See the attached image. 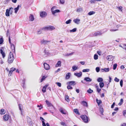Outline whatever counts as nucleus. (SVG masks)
<instances>
[{
	"mask_svg": "<svg viewBox=\"0 0 126 126\" xmlns=\"http://www.w3.org/2000/svg\"><path fill=\"white\" fill-rule=\"evenodd\" d=\"M123 115L125 116L126 115V110H124L123 112Z\"/></svg>",
	"mask_w": 126,
	"mask_h": 126,
	"instance_id": "obj_53",
	"label": "nucleus"
},
{
	"mask_svg": "<svg viewBox=\"0 0 126 126\" xmlns=\"http://www.w3.org/2000/svg\"><path fill=\"white\" fill-rule=\"evenodd\" d=\"M65 100H66L67 102H69L70 100L69 98V97L68 95H65Z\"/></svg>",
	"mask_w": 126,
	"mask_h": 126,
	"instance_id": "obj_29",
	"label": "nucleus"
},
{
	"mask_svg": "<svg viewBox=\"0 0 126 126\" xmlns=\"http://www.w3.org/2000/svg\"><path fill=\"white\" fill-rule=\"evenodd\" d=\"M14 59V56H9L8 59V62L9 63H12Z\"/></svg>",
	"mask_w": 126,
	"mask_h": 126,
	"instance_id": "obj_4",
	"label": "nucleus"
},
{
	"mask_svg": "<svg viewBox=\"0 0 126 126\" xmlns=\"http://www.w3.org/2000/svg\"><path fill=\"white\" fill-rule=\"evenodd\" d=\"M114 80L116 82H118L119 81V79H118L117 77H115Z\"/></svg>",
	"mask_w": 126,
	"mask_h": 126,
	"instance_id": "obj_50",
	"label": "nucleus"
},
{
	"mask_svg": "<svg viewBox=\"0 0 126 126\" xmlns=\"http://www.w3.org/2000/svg\"><path fill=\"white\" fill-rule=\"evenodd\" d=\"M41 32L40 30H39L37 32V34H40L41 33Z\"/></svg>",
	"mask_w": 126,
	"mask_h": 126,
	"instance_id": "obj_61",
	"label": "nucleus"
},
{
	"mask_svg": "<svg viewBox=\"0 0 126 126\" xmlns=\"http://www.w3.org/2000/svg\"><path fill=\"white\" fill-rule=\"evenodd\" d=\"M123 81L122 80H121L120 82V84L121 87L123 86Z\"/></svg>",
	"mask_w": 126,
	"mask_h": 126,
	"instance_id": "obj_52",
	"label": "nucleus"
},
{
	"mask_svg": "<svg viewBox=\"0 0 126 126\" xmlns=\"http://www.w3.org/2000/svg\"><path fill=\"white\" fill-rule=\"evenodd\" d=\"M44 68L46 70H49L50 69V67L49 65L46 63H44Z\"/></svg>",
	"mask_w": 126,
	"mask_h": 126,
	"instance_id": "obj_5",
	"label": "nucleus"
},
{
	"mask_svg": "<svg viewBox=\"0 0 126 126\" xmlns=\"http://www.w3.org/2000/svg\"><path fill=\"white\" fill-rule=\"evenodd\" d=\"M117 66V65L116 63H115L114 64L113 68V70H115L116 69V68Z\"/></svg>",
	"mask_w": 126,
	"mask_h": 126,
	"instance_id": "obj_42",
	"label": "nucleus"
},
{
	"mask_svg": "<svg viewBox=\"0 0 126 126\" xmlns=\"http://www.w3.org/2000/svg\"><path fill=\"white\" fill-rule=\"evenodd\" d=\"M118 8L119 10L122 12V6H120L118 7Z\"/></svg>",
	"mask_w": 126,
	"mask_h": 126,
	"instance_id": "obj_55",
	"label": "nucleus"
},
{
	"mask_svg": "<svg viewBox=\"0 0 126 126\" xmlns=\"http://www.w3.org/2000/svg\"><path fill=\"white\" fill-rule=\"evenodd\" d=\"M118 30V29L113 30V29H111L110 31L111 32L115 31Z\"/></svg>",
	"mask_w": 126,
	"mask_h": 126,
	"instance_id": "obj_62",
	"label": "nucleus"
},
{
	"mask_svg": "<svg viewBox=\"0 0 126 126\" xmlns=\"http://www.w3.org/2000/svg\"><path fill=\"white\" fill-rule=\"evenodd\" d=\"M71 20L70 19H69L65 22V23L66 24H68L70 23L71 22Z\"/></svg>",
	"mask_w": 126,
	"mask_h": 126,
	"instance_id": "obj_47",
	"label": "nucleus"
},
{
	"mask_svg": "<svg viewBox=\"0 0 126 126\" xmlns=\"http://www.w3.org/2000/svg\"><path fill=\"white\" fill-rule=\"evenodd\" d=\"M12 72H13L12 71H11L10 70L9 72V73L8 74V76H11V75L12 74Z\"/></svg>",
	"mask_w": 126,
	"mask_h": 126,
	"instance_id": "obj_54",
	"label": "nucleus"
},
{
	"mask_svg": "<svg viewBox=\"0 0 126 126\" xmlns=\"http://www.w3.org/2000/svg\"><path fill=\"white\" fill-rule=\"evenodd\" d=\"M87 92L88 93L90 94L92 93L93 92V91L90 88H89V89L87 90Z\"/></svg>",
	"mask_w": 126,
	"mask_h": 126,
	"instance_id": "obj_35",
	"label": "nucleus"
},
{
	"mask_svg": "<svg viewBox=\"0 0 126 126\" xmlns=\"http://www.w3.org/2000/svg\"><path fill=\"white\" fill-rule=\"evenodd\" d=\"M81 118L85 123H87L88 122V117L85 115L81 116Z\"/></svg>",
	"mask_w": 126,
	"mask_h": 126,
	"instance_id": "obj_3",
	"label": "nucleus"
},
{
	"mask_svg": "<svg viewBox=\"0 0 126 126\" xmlns=\"http://www.w3.org/2000/svg\"><path fill=\"white\" fill-rule=\"evenodd\" d=\"M96 70L97 72H98L100 71V68L99 67H96Z\"/></svg>",
	"mask_w": 126,
	"mask_h": 126,
	"instance_id": "obj_49",
	"label": "nucleus"
},
{
	"mask_svg": "<svg viewBox=\"0 0 126 126\" xmlns=\"http://www.w3.org/2000/svg\"><path fill=\"white\" fill-rule=\"evenodd\" d=\"M123 102V99L122 98L120 100V102L118 104V105H121L122 104Z\"/></svg>",
	"mask_w": 126,
	"mask_h": 126,
	"instance_id": "obj_36",
	"label": "nucleus"
},
{
	"mask_svg": "<svg viewBox=\"0 0 126 126\" xmlns=\"http://www.w3.org/2000/svg\"><path fill=\"white\" fill-rule=\"evenodd\" d=\"M16 54H14V53L12 52V51H11L10 53V55H15Z\"/></svg>",
	"mask_w": 126,
	"mask_h": 126,
	"instance_id": "obj_58",
	"label": "nucleus"
},
{
	"mask_svg": "<svg viewBox=\"0 0 126 126\" xmlns=\"http://www.w3.org/2000/svg\"><path fill=\"white\" fill-rule=\"evenodd\" d=\"M13 8L12 7L9 8V9H7L5 13L6 16H9L10 15H12L13 12Z\"/></svg>",
	"mask_w": 126,
	"mask_h": 126,
	"instance_id": "obj_1",
	"label": "nucleus"
},
{
	"mask_svg": "<svg viewBox=\"0 0 126 126\" xmlns=\"http://www.w3.org/2000/svg\"><path fill=\"white\" fill-rule=\"evenodd\" d=\"M90 70V69H83L82 70V72H89V71Z\"/></svg>",
	"mask_w": 126,
	"mask_h": 126,
	"instance_id": "obj_34",
	"label": "nucleus"
},
{
	"mask_svg": "<svg viewBox=\"0 0 126 126\" xmlns=\"http://www.w3.org/2000/svg\"><path fill=\"white\" fill-rule=\"evenodd\" d=\"M5 110L3 109H1L0 110V114H4L5 113Z\"/></svg>",
	"mask_w": 126,
	"mask_h": 126,
	"instance_id": "obj_28",
	"label": "nucleus"
},
{
	"mask_svg": "<svg viewBox=\"0 0 126 126\" xmlns=\"http://www.w3.org/2000/svg\"><path fill=\"white\" fill-rule=\"evenodd\" d=\"M48 85V84H47L43 87L42 90V91L43 92L45 93L46 92V89Z\"/></svg>",
	"mask_w": 126,
	"mask_h": 126,
	"instance_id": "obj_19",
	"label": "nucleus"
},
{
	"mask_svg": "<svg viewBox=\"0 0 126 126\" xmlns=\"http://www.w3.org/2000/svg\"><path fill=\"white\" fill-rule=\"evenodd\" d=\"M123 48L124 49H125L126 51V45L124 44V47H123Z\"/></svg>",
	"mask_w": 126,
	"mask_h": 126,
	"instance_id": "obj_64",
	"label": "nucleus"
},
{
	"mask_svg": "<svg viewBox=\"0 0 126 126\" xmlns=\"http://www.w3.org/2000/svg\"><path fill=\"white\" fill-rule=\"evenodd\" d=\"M55 29V27L52 26H47L43 27L42 29L44 31L49 30L52 31Z\"/></svg>",
	"mask_w": 126,
	"mask_h": 126,
	"instance_id": "obj_2",
	"label": "nucleus"
},
{
	"mask_svg": "<svg viewBox=\"0 0 126 126\" xmlns=\"http://www.w3.org/2000/svg\"><path fill=\"white\" fill-rule=\"evenodd\" d=\"M69 83L70 85H73L75 83V82L74 81H70L69 82Z\"/></svg>",
	"mask_w": 126,
	"mask_h": 126,
	"instance_id": "obj_46",
	"label": "nucleus"
},
{
	"mask_svg": "<svg viewBox=\"0 0 126 126\" xmlns=\"http://www.w3.org/2000/svg\"><path fill=\"white\" fill-rule=\"evenodd\" d=\"M97 102L98 103V105H99L100 103H102L101 101V100H98L97 99H96Z\"/></svg>",
	"mask_w": 126,
	"mask_h": 126,
	"instance_id": "obj_38",
	"label": "nucleus"
},
{
	"mask_svg": "<svg viewBox=\"0 0 126 126\" xmlns=\"http://www.w3.org/2000/svg\"><path fill=\"white\" fill-rule=\"evenodd\" d=\"M47 15V13L45 12H41L40 13V16L42 17H43L46 16Z\"/></svg>",
	"mask_w": 126,
	"mask_h": 126,
	"instance_id": "obj_7",
	"label": "nucleus"
},
{
	"mask_svg": "<svg viewBox=\"0 0 126 126\" xmlns=\"http://www.w3.org/2000/svg\"><path fill=\"white\" fill-rule=\"evenodd\" d=\"M74 112H75L77 114L79 115L80 114V113L79 112L78 110L77 109H75L74 110Z\"/></svg>",
	"mask_w": 126,
	"mask_h": 126,
	"instance_id": "obj_30",
	"label": "nucleus"
},
{
	"mask_svg": "<svg viewBox=\"0 0 126 126\" xmlns=\"http://www.w3.org/2000/svg\"><path fill=\"white\" fill-rule=\"evenodd\" d=\"M97 81L98 82H101L103 81V79L102 78H99L97 79Z\"/></svg>",
	"mask_w": 126,
	"mask_h": 126,
	"instance_id": "obj_32",
	"label": "nucleus"
},
{
	"mask_svg": "<svg viewBox=\"0 0 126 126\" xmlns=\"http://www.w3.org/2000/svg\"><path fill=\"white\" fill-rule=\"evenodd\" d=\"M29 20L30 21H32L34 20V18L33 15L30 14L29 17Z\"/></svg>",
	"mask_w": 126,
	"mask_h": 126,
	"instance_id": "obj_17",
	"label": "nucleus"
},
{
	"mask_svg": "<svg viewBox=\"0 0 126 126\" xmlns=\"http://www.w3.org/2000/svg\"><path fill=\"white\" fill-rule=\"evenodd\" d=\"M46 102L48 106L51 107V109L52 110H54L55 109V108L53 106V105L48 101L47 100L46 101Z\"/></svg>",
	"mask_w": 126,
	"mask_h": 126,
	"instance_id": "obj_6",
	"label": "nucleus"
},
{
	"mask_svg": "<svg viewBox=\"0 0 126 126\" xmlns=\"http://www.w3.org/2000/svg\"><path fill=\"white\" fill-rule=\"evenodd\" d=\"M102 33L101 32L98 31L94 33V36H97L101 35Z\"/></svg>",
	"mask_w": 126,
	"mask_h": 126,
	"instance_id": "obj_18",
	"label": "nucleus"
},
{
	"mask_svg": "<svg viewBox=\"0 0 126 126\" xmlns=\"http://www.w3.org/2000/svg\"><path fill=\"white\" fill-rule=\"evenodd\" d=\"M71 74L70 73H67L66 74V77H65L66 79H69L70 78L71 76Z\"/></svg>",
	"mask_w": 126,
	"mask_h": 126,
	"instance_id": "obj_23",
	"label": "nucleus"
},
{
	"mask_svg": "<svg viewBox=\"0 0 126 126\" xmlns=\"http://www.w3.org/2000/svg\"><path fill=\"white\" fill-rule=\"evenodd\" d=\"M60 111L63 114H68L67 112L65 110H63L62 109H60Z\"/></svg>",
	"mask_w": 126,
	"mask_h": 126,
	"instance_id": "obj_13",
	"label": "nucleus"
},
{
	"mask_svg": "<svg viewBox=\"0 0 126 126\" xmlns=\"http://www.w3.org/2000/svg\"><path fill=\"white\" fill-rule=\"evenodd\" d=\"M19 5H18L17 7L16 8H14V10H15V13L16 14L18 10H19Z\"/></svg>",
	"mask_w": 126,
	"mask_h": 126,
	"instance_id": "obj_22",
	"label": "nucleus"
},
{
	"mask_svg": "<svg viewBox=\"0 0 126 126\" xmlns=\"http://www.w3.org/2000/svg\"><path fill=\"white\" fill-rule=\"evenodd\" d=\"M40 120L42 121V126H46V124L45 123V120L43 119V118L41 117H40Z\"/></svg>",
	"mask_w": 126,
	"mask_h": 126,
	"instance_id": "obj_15",
	"label": "nucleus"
},
{
	"mask_svg": "<svg viewBox=\"0 0 126 126\" xmlns=\"http://www.w3.org/2000/svg\"><path fill=\"white\" fill-rule=\"evenodd\" d=\"M47 76L45 77V76H43L42 77V78L41 79L40 81L41 82H42L46 78H47Z\"/></svg>",
	"mask_w": 126,
	"mask_h": 126,
	"instance_id": "obj_37",
	"label": "nucleus"
},
{
	"mask_svg": "<svg viewBox=\"0 0 126 126\" xmlns=\"http://www.w3.org/2000/svg\"><path fill=\"white\" fill-rule=\"evenodd\" d=\"M3 38L2 37L0 38V44H2L3 42Z\"/></svg>",
	"mask_w": 126,
	"mask_h": 126,
	"instance_id": "obj_40",
	"label": "nucleus"
},
{
	"mask_svg": "<svg viewBox=\"0 0 126 126\" xmlns=\"http://www.w3.org/2000/svg\"><path fill=\"white\" fill-rule=\"evenodd\" d=\"M9 117V116L8 114H5L3 117V120L5 121H7L8 120Z\"/></svg>",
	"mask_w": 126,
	"mask_h": 126,
	"instance_id": "obj_9",
	"label": "nucleus"
},
{
	"mask_svg": "<svg viewBox=\"0 0 126 126\" xmlns=\"http://www.w3.org/2000/svg\"><path fill=\"white\" fill-rule=\"evenodd\" d=\"M115 103H114V102L111 105V108H113L114 106L115 105Z\"/></svg>",
	"mask_w": 126,
	"mask_h": 126,
	"instance_id": "obj_63",
	"label": "nucleus"
},
{
	"mask_svg": "<svg viewBox=\"0 0 126 126\" xmlns=\"http://www.w3.org/2000/svg\"><path fill=\"white\" fill-rule=\"evenodd\" d=\"M94 13L95 12H94L93 11H90L88 13V15H91L94 14Z\"/></svg>",
	"mask_w": 126,
	"mask_h": 126,
	"instance_id": "obj_41",
	"label": "nucleus"
},
{
	"mask_svg": "<svg viewBox=\"0 0 126 126\" xmlns=\"http://www.w3.org/2000/svg\"><path fill=\"white\" fill-rule=\"evenodd\" d=\"M60 12V11L59 10H56L54 11H52V14L53 15H54L56 13L59 12Z\"/></svg>",
	"mask_w": 126,
	"mask_h": 126,
	"instance_id": "obj_25",
	"label": "nucleus"
},
{
	"mask_svg": "<svg viewBox=\"0 0 126 126\" xmlns=\"http://www.w3.org/2000/svg\"><path fill=\"white\" fill-rule=\"evenodd\" d=\"M102 70V71L103 72L104 71H105L106 72H108L109 71L110 69L109 68H105L104 69H101Z\"/></svg>",
	"mask_w": 126,
	"mask_h": 126,
	"instance_id": "obj_26",
	"label": "nucleus"
},
{
	"mask_svg": "<svg viewBox=\"0 0 126 126\" xmlns=\"http://www.w3.org/2000/svg\"><path fill=\"white\" fill-rule=\"evenodd\" d=\"M96 88H97V91L99 93L100 91L101 90V89H99L98 86H96Z\"/></svg>",
	"mask_w": 126,
	"mask_h": 126,
	"instance_id": "obj_45",
	"label": "nucleus"
},
{
	"mask_svg": "<svg viewBox=\"0 0 126 126\" xmlns=\"http://www.w3.org/2000/svg\"><path fill=\"white\" fill-rule=\"evenodd\" d=\"M81 104L83 105L86 106V107H88V105L86 102L84 101H83L81 102Z\"/></svg>",
	"mask_w": 126,
	"mask_h": 126,
	"instance_id": "obj_24",
	"label": "nucleus"
},
{
	"mask_svg": "<svg viewBox=\"0 0 126 126\" xmlns=\"http://www.w3.org/2000/svg\"><path fill=\"white\" fill-rule=\"evenodd\" d=\"M67 88L68 89H72V87L69 85H68L67 87Z\"/></svg>",
	"mask_w": 126,
	"mask_h": 126,
	"instance_id": "obj_51",
	"label": "nucleus"
},
{
	"mask_svg": "<svg viewBox=\"0 0 126 126\" xmlns=\"http://www.w3.org/2000/svg\"><path fill=\"white\" fill-rule=\"evenodd\" d=\"M104 84L103 82H101L99 83V86L101 88H103L104 87Z\"/></svg>",
	"mask_w": 126,
	"mask_h": 126,
	"instance_id": "obj_33",
	"label": "nucleus"
},
{
	"mask_svg": "<svg viewBox=\"0 0 126 126\" xmlns=\"http://www.w3.org/2000/svg\"><path fill=\"white\" fill-rule=\"evenodd\" d=\"M97 53L99 55H100L101 54V52L100 51H97Z\"/></svg>",
	"mask_w": 126,
	"mask_h": 126,
	"instance_id": "obj_60",
	"label": "nucleus"
},
{
	"mask_svg": "<svg viewBox=\"0 0 126 126\" xmlns=\"http://www.w3.org/2000/svg\"><path fill=\"white\" fill-rule=\"evenodd\" d=\"M60 3L62 4H63L64 3V0H59Z\"/></svg>",
	"mask_w": 126,
	"mask_h": 126,
	"instance_id": "obj_44",
	"label": "nucleus"
},
{
	"mask_svg": "<svg viewBox=\"0 0 126 126\" xmlns=\"http://www.w3.org/2000/svg\"><path fill=\"white\" fill-rule=\"evenodd\" d=\"M16 69L14 68H12L10 69V70L11 71H13L15 70Z\"/></svg>",
	"mask_w": 126,
	"mask_h": 126,
	"instance_id": "obj_59",
	"label": "nucleus"
},
{
	"mask_svg": "<svg viewBox=\"0 0 126 126\" xmlns=\"http://www.w3.org/2000/svg\"><path fill=\"white\" fill-rule=\"evenodd\" d=\"M60 124L61 125L63 126H67L66 125L65 123L63 122H61L60 123Z\"/></svg>",
	"mask_w": 126,
	"mask_h": 126,
	"instance_id": "obj_39",
	"label": "nucleus"
},
{
	"mask_svg": "<svg viewBox=\"0 0 126 126\" xmlns=\"http://www.w3.org/2000/svg\"><path fill=\"white\" fill-rule=\"evenodd\" d=\"M84 80L87 82H91L92 81V79L89 77H86L84 78Z\"/></svg>",
	"mask_w": 126,
	"mask_h": 126,
	"instance_id": "obj_16",
	"label": "nucleus"
},
{
	"mask_svg": "<svg viewBox=\"0 0 126 126\" xmlns=\"http://www.w3.org/2000/svg\"><path fill=\"white\" fill-rule=\"evenodd\" d=\"M5 49L4 47H1L0 50V52L2 55H5Z\"/></svg>",
	"mask_w": 126,
	"mask_h": 126,
	"instance_id": "obj_8",
	"label": "nucleus"
},
{
	"mask_svg": "<svg viewBox=\"0 0 126 126\" xmlns=\"http://www.w3.org/2000/svg\"><path fill=\"white\" fill-rule=\"evenodd\" d=\"M61 66V62L60 61H58V63L56 64L55 65V67H57L59 66L60 67Z\"/></svg>",
	"mask_w": 126,
	"mask_h": 126,
	"instance_id": "obj_27",
	"label": "nucleus"
},
{
	"mask_svg": "<svg viewBox=\"0 0 126 126\" xmlns=\"http://www.w3.org/2000/svg\"><path fill=\"white\" fill-rule=\"evenodd\" d=\"M11 46L12 51L14 53V54H16L14 45L13 44H11Z\"/></svg>",
	"mask_w": 126,
	"mask_h": 126,
	"instance_id": "obj_10",
	"label": "nucleus"
},
{
	"mask_svg": "<svg viewBox=\"0 0 126 126\" xmlns=\"http://www.w3.org/2000/svg\"><path fill=\"white\" fill-rule=\"evenodd\" d=\"M50 42V41H47L45 40H43L41 41V43L43 44H46L48 42Z\"/></svg>",
	"mask_w": 126,
	"mask_h": 126,
	"instance_id": "obj_20",
	"label": "nucleus"
},
{
	"mask_svg": "<svg viewBox=\"0 0 126 126\" xmlns=\"http://www.w3.org/2000/svg\"><path fill=\"white\" fill-rule=\"evenodd\" d=\"M45 54L46 55H48L49 54V52L47 51H46L45 50Z\"/></svg>",
	"mask_w": 126,
	"mask_h": 126,
	"instance_id": "obj_56",
	"label": "nucleus"
},
{
	"mask_svg": "<svg viewBox=\"0 0 126 126\" xmlns=\"http://www.w3.org/2000/svg\"><path fill=\"white\" fill-rule=\"evenodd\" d=\"M94 58L95 60L97 59H98V56H94Z\"/></svg>",
	"mask_w": 126,
	"mask_h": 126,
	"instance_id": "obj_57",
	"label": "nucleus"
},
{
	"mask_svg": "<svg viewBox=\"0 0 126 126\" xmlns=\"http://www.w3.org/2000/svg\"><path fill=\"white\" fill-rule=\"evenodd\" d=\"M80 21V20L78 18H77L76 19H74L73 20V21L76 23L78 24L79 23V21Z\"/></svg>",
	"mask_w": 126,
	"mask_h": 126,
	"instance_id": "obj_21",
	"label": "nucleus"
},
{
	"mask_svg": "<svg viewBox=\"0 0 126 126\" xmlns=\"http://www.w3.org/2000/svg\"><path fill=\"white\" fill-rule=\"evenodd\" d=\"M82 72H80L79 73H74V75L77 76L78 77H80L82 75Z\"/></svg>",
	"mask_w": 126,
	"mask_h": 126,
	"instance_id": "obj_14",
	"label": "nucleus"
},
{
	"mask_svg": "<svg viewBox=\"0 0 126 126\" xmlns=\"http://www.w3.org/2000/svg\"><path fill=\"white\" fill-rule=\"evenodd\" d=\"M107 59L109 61L113 60L114 57L112 56H107L106 57Z\"/></svg>",
	"mask_w": 126,
	"mask_h": 126,
	"instance_id": "obj_11",
	"label": "nucleus"
},
{
	"mask_svg": "<svg viewBox=\"0 0 126 126\" xmlns=\"http://www.w3.org/2000/svg\"><path fill=\"white\" fill-rule=\"evenodd\" d=\"M77 30V29L76 28H74L72 30H70V32H75Z\"/></svg>",
	"mask_w": 126,
	"mask_h": 126,
	"instance_id": "obj_43",
	"label": "nucleus"
},
{
	"mask_svg": "<svg viewBox=\"0 0 126 126\" xmlns=\"http://www.w3.org/2000/svg\"><path fill=\"white\" fill-rule=\"evenodd\" d=\"M79 68L78 66L75 65L73 66L72 67V71H74L75 70L78 69Z\"/></svg>",
	"mask_w": 126,
	"mask_h": 126,
	"instance_id": "obj_12",
	"label": "nucleus"
},
{
	"mask_svg": "<svg viewBox=\"0 0 126 126\" xmlns=\"http://www.w3.org/2000/svg\"><path fill=\"white\" fill-rule=\"evenodd\" d=\"M56 84L59 87H61V84L60 82H56Z\"/></svg>",
	"mask_w": 126,
	"mask_h": 126,
	"instance_id": "obj_48",
	"label": "nucleus"
},
{
	"mask_svg": "<svg viewBox=\"0 0 126 126\" xmlns=\"http://www.w3.org/2000/svg\"><path fill=\"white\" fill-rule=\"evenodd\" d=\"M82 11V8H79L77 9V12H80Z\"/></svg>",
	"mask_w": 126,
	"mask_h": 126,
	"instance_id": "obj_31",
	"label": "nucleus"
}]
</instances>
